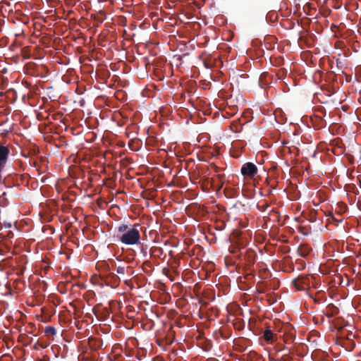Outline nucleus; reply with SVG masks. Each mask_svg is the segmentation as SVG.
I'll use <instances>...</instances> for the list:
<instances>
[{
  "mask_svg": "<svg viewBox=\"0 0 361 361\" xmlns=\"http://www.w3.org/2000/svg\"><path fill=\"white\" fill-rule=\"evenodd\" d=\"M140 224H135L132 227L126 224H121L117 228L116 237L123 243L127 245H138L140 243V233L138 228Z\"/></svg>",
  "mask_w": 361,
  "mask_h": 361,
  "instance_id": "nucleus-1",
  "label": "nucleus"
},
{
  "mask_svg": "<svg viewBox=\"0 0 361 361\" xmlns=\"http://www.w3.org/2000/svg\"><path fill=\"white\" fill-rule=\"evenodd\" d=\"M240 171L243 176L254 178L257 173V168L253 163L247 162L242 166Z\"/></svg>",
  "mask_w": 361,
  "mask_h": 361,
  "instance_id": "nucleus-2",
  "label": "nucleus"
},
{
  "mask_svg": "<svg viewBox=\"0 0 361 361\" xmlns=\"http://www.w3.org/2000/svg\"><path fill=\"white\" fill-rule=\"evenodd\" d=\"M293 285L298 290H304L309 288V279L307 277H299L293 281Z\"/></svg>",
  "mask_w": 361,
  "mask_h": 361,
  "instance_id": "nucleus-3",
  "label": "nucleus"
},
{
  "mask_svg": "<svg viewBox=\"0 0 361 361\" xmlns=\"http://www.w3.org/2000/svg\"><path fill=\"white\" fill-rule=\"evenodd\" d=\"M324 313L328 317H333L339 313V310L334 304H329L324 310Z\"/></svg>",
  "mask_w": 361,
  "mask_h": 361,
  "instance_id": "nucleus-4",
  "label": "nucleus"
},
{
  "mask_svg": "<svg viewBox=\"0 0 361 361\" xmlns=\"http://www.w3.org/2000/svg\"><path fill=\"white\" fill-rule=\"evenodd\" d=\"M275 336H276V334L274 333V331L272 330H271L269 326H268L263 331V338L269 343H271L274 341Z\"/></svg>",
  "mask_w": 361,
  "mask_h": 361,
  "instance_id": "nucleus-5",
  "label": "nucleus"
},
{
  "mask_svg": "<svg viewBox=\"0 0 361 361\" xmlns=\"http://www.w3.org/2000/svg\"><path fill=\"white\" fill-rule=\"evenodd\" d=\"M164 254V250L160 247L153 246L149 250V255L154 258H160Z\"/></svg>",
  "mask_w": 361,
  "mask_h": 361,
  "instance_id": "nucleus-6",
  "label": "nucleus"
},
{
  "mask_svg": "<svg viewBox=\"0 0 361 361\" xmlns=\"http://www.w3.org/2000/svg\"><path fill=\"white\" fill-rule=\"evenodd\" d=\"M256 253L255 251L252 250H248L245 253V258L247 261V263L250 265H253L255 262Z\"/></svg>",
  "mask_w": 361,
  "mask_h": 361,
  "instance_id": "nucleus-7",
  "label": "nucleus"
},
{
  "mask_svg": "<svg viewBox=\"0 0 361 361\" xmlns=\"http://www.w3.org/2000/svg\"><path fill=\"white\" fill-rule=\"evenodd\" d=\"M107 283L111 282V286L116 287L119 284V278L114 274L110 273L107 277Z\"/></svg>",
  "mask_w": 361,
  "mask_h": 361,
  "instance_id": "nucleus-8",
  "label": "nucleus"
},
{
  "mask_svg": "<svg viewBox=\"0 0 361 361\" xmlns=\"http://www.w3.org/2000/svg\"><path fill=\"white\" fill-rule=\"evenodd\" d=\"M44 333L47 336H55L56 334V329L52 326H48L44 329Z\"/></svg>",
  "mask_w": 361,
  "mask_h": 361,
  "instance_id": "nucleus-9",
  "label": "nucleus"
},
{
  "mask_svg": "<svg viewBox=\"0 0 361 361\" xmlns=\"http://www.w3.org/2000/svg\"><path fill=\"white\" fill-rule=\"evenodd\" d=\"M267 19H269L271 22H275L278 19V15L275 12H269L267 15Z\"/></svg>",
  "mask_w": 361,
  "mask_h": 361,
  "instance_id": "nucleus-10",
  "label": "nucleus"
},
{
  "mask_svg": "<svg viewBox=\"0 0 361 361\" xmlns=\"http://www.w3.org/2000/svg\"><path fill=\"white\" fill-rule=\"evenodd\" d=\"M298 253L302 257H305L308 254V250L305 247H299Z\"/></svg>",
  "mask_w": 361,
  "mask_h": 361,
  "instance_id": "nucleus-11",
  "label": "nucleus"
},
{
  "mask_svg": "<svg viewBox=\"0 0 361 361\" xmlns=\"http://www.w3.org/2000/svg\"><path fill=\"white\" fill-rule=\"evenodd\" d=\"M128 270H130V267L128 266L126 267H118L116 268V272L119 274H126V271H128Z\"/></svg>",
  "mask_w": 361,
  "mask_h": 361,
  "instance_id": "nucleus-12",
  "label": "nucleus"
},
{
  "mask_svg": "<svg viewBox=\"0 0 361 361\" xmlns=\"http://www.w3.org/2000/svg\"><path fill=\"white\" fill-rule=\"evenodd\" d=\"M278 361H292V358L287 354H283Z\"/></svg>",
  "mask_w": 361,
  "mask_h": 361,
  "instance_id": "nucleus-13",
  "label": "nucleus"
},
{
  "mask_svg": "<svg viewBox=\"0 0 361 361\" xmlns=\"http://www.w3.org/2000/svg\"><path fill=\"white\" fill-rule=\"evenodd\" d=\"M257 207L262 212H264L269 207V204L267 203H264V204H260V205L259 204L257 206Z\"/></svg>",
  "mask_w": 361,
  "mask_h": 361,
  "instance_id": "nucleus-14",
  "label": "nucleus"
},
{
  "mask_svg": "<svg viewBox=\"0 0 361 361\" xmlns=\"http://www.w3.org/2000/svg\"><path fill=\"white\" fill-rule=\"evenodd\" d=\"M212 167L214 169V172L218 173L217 176H218L219 178L221 180V178H223V176L219 173L220 172L221 169L215 165L212 166Z\"/></svg>",
  "mask_w": 361,
  "mask_h": 361,
  "instance_id": "nucleus-15",
  "label": "nucleus"
},
{
  "mask_svg": "<svg viewBox=\"0 0 361 361\" xmlns=\"http://www.w3.org/2000/svg\"><path fill=\"white\" fill-rule=\"evenodd\" d=\"M126 274L128 276H131L133 274V271L131 267H130V270L126 271Z\"/></svg>",
  "mask_w": 361,
  "mask_h": 361,
  "instance_id": "nucleus-16",
  "label": "nucleus"
},
{
  "mask_svg": "<svg viewBox=\"0 0 361 361\" xmlns=\"http://www.w3.org/2000/svg\"><path fill=\"white\" fill-rule=\"evenodd\" d=\"M140 251H141V253H142L144 257H146L147 255V252L146 248L142 247Z\"/></svg>",
  "mask_w": 361,
  "mask_h": 361,
  "instance_id": "nucleus-17",
  "label": "nucleus"
},
{
  "mask_svg": "<svg viewBox=\"0 0 361 361\" xmlns=\"http://www.w3.org/2000/svg\"><path fill=\"white\" fill-rule=\"evenodd\" d=\"M143 264H144V266H147V267H149V268L152 267V264L149 261L145 262Z\"/></svg>",
  "mask_w": 361,
  "mask_h": 361,
  "instance_id": "nucleus-18",
  "label": "nucleus"
},
{
  "mask_svg": "<svg viewBox=\"0 0 361 361\" xmlns=\"http://www.w3.org/2000/svg\"><path fill=\"white\" fill-rule=\"evenodd\" d=\"M358 208L361 210V202L359 201L357 203Z\"/></svg>",
  "mask_w": 361,
  "mask_h": 361,
  "instance_id": "nucleus-19",
  "label": "nucleus"
},
{
  "mask_svg": "<svg viewBox=\"0 0 361 361\" xmlns=\"http://www.w3.org/2000/svg\"><path fill=\"white\" fill-rule=\"evenodd\" d=\"M5 4H6L8 6H11L10 2H8V1H6V2H5Z\"/></svg>",
  "mask_w": 361,
  "mask_h": 361,
  "instance_id": "nucleus-20",
  "label": "nucleus"
},
{
  "mask_svg": "<svg viewBox=\"0 0 361 361\" xmlns=\"http://www.w3.org/2000/svg\"><path fill=\"white\" fill-rule=\"evenodd\" d=\"M352 344H353L352 348H353L355 347V343H353Z\"/></svg>",
  "mask_w": 361,
  "mask_h": 361,
  "instance_id": "nucleus-21",
  "label": "nucleus"
}]
</instances>
